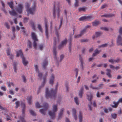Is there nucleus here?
Here are the masks:
<instances>
[{"mask_svg":"<svg viewBox=\"0 0 122 122\" xmlns=\"http://www.w3.org/2000/svg\"><path fill=\"white\" fill-rule=\"evenodd\" d=\"M32 28L33 30H35V27L34 24L32 22Z\"/></svg>","mask_w":122,"mask_h":122,"instance_id":"nucleus-62","label":"nucleus"},{"mask_svg":"<svg viewBox=\"0 0 122 122\" xmlns=\"http://www.w3.org/2000/svg\"><path fill=\"white\" fill-rule=\"evenodd\" d=\"M72 115L73 116L74 118L75 119V120H77V117L76 115V110L75 108H73L72 109Z\"/></svg>","mask_w":122,"mask_h":122,"instance_id":"nucleus-18","label":"nucleus"},{"mask_svg":"<svg viewBox=\"0 0 122 122\" xmlns=\"http://www.w3.org/2000/svg\"><path fill=\"white\" fill-rule=\"evenodd\" d=\"M111 115L112 117L114 119L116 118L117 116V114L115 113H112Z\"/></svg>","mask_w":122,"mask_h":122,"instance_id":"nucleus-42","label":"nucleus"},{"mask_svg":"<svg viewBox=\"0 0 122 122\" xmlns=\"http://www.w3.org/2000/svg\"><path fill=\"white\" fill-rule=\"evenodd\" d=\"M120 60V59L119 58H117L116 60H114V63L116 62L118 63L119 62Z\"/></svg>","mask_w":122,"mask_h":122,"instance_id":"nucleus-61","label":"nucleus"},{"mask_svg":"<svg viewBox=\"0 0 122 122\" xmlns=\"http://www.w3.org/2000/svg\"><path fill=\"white\" fill-rule=\"evenodd\" d=\"M108 61L110 62L112 64L114 63V59H109L108 60Z\"/></svg>","mask_w":122,"mask_h":122,"instance_id":"nucleus-48","label":"nucleus"},{"mask_svg":"<svg viewBox=\"0 0 122 122\" xmlns=\"http://www.w3.org/2000/svg\"><path fill=\"white\" fill-rule=\"evenodd\" d=\"M53 53L54 56V58L55 60L57 61H58L57 58L56 56V48H54L53 49Z\"/></svg>","mask_w":122,"mask_h":122,"instance_id":"nucleus-20","label":"nucleus"},{"mask_svg":"<svg viewBox=\"0 0 122 122\" xmlns=\"http://www.w3.org/2000/svg\"><path fill=\"white\" fill-rule=\"evenodd\" d=\"M36 107L38 108H39L41 107V106L40 105L38 102H36Z\"/></svg>","mask_w":122,"mask_h":122,"instance_id":"nucleus-43","label":"nucleus"},{"mask_svg":"<svg viewBox=\"0 0 122 122\" xmlns=\"http://www.w3.org/2000/svg\"><path fill=\"white\" fill-rule=\"evenodd\" d=\"M16 106L15 107L16 108H18L20 102L19 101H17L15 102Z\"/></svg>","mask_w":122,"mask_h":122,"instance_id":"nucleus-46","label":"nucleus"},{"mask_svg":"<svg viewBox=\"0 0 122 122\" xmlns=\"http://www.w3.org/2000/svg\"><path fill=\"white\" fill-rule=\"evenodd\" d=\"M87 98L89 101L90 102V103L91 104H92L91 100H92V95L91 93L89 95H87Z\"/></svg>","mask_w":122,"mask_h":122,"instance_id":"nucleus-23","label":"nucleus"},{"mask_svg":"<svg viewBox=\"0 0 122 122\" xmlns=\"http://www.w3.org/2000/svg\"><path fill=\"white\" fill-rule=\"evenodd\" d=\"M1 89L4 91H5L6 90V88L5 86H2L1 87Z\"/></svg>","mask_w":122,"mask_h":122,"instance_id":"nucleus-45","label":"nucleus"},{"mask_svg":"<svg viewBox=\"0 0 122 122\" xmlns=\"http://www.w3.org/2000/svg\"><path fill=\"white\" fill-rule=\"evenodd\" d=\"M79 59L81 63L80 66L81 67V71H83L84 70V66L83 65V63L82 58L81 57H80L79 58Z\"/></svg>","mask_w":122,"mask_h":122,"instance_id":"nucleus-19","label":"nucleus"},{"mask_svg":"<svg viewBox=\"0 0 122 122\" xmlns=\"http://www.w3.org/2000/svg\"><path fill=\"white\" fill-rule=\"evenodd\" d=\"M99 22L98 21L96 20L92 23L93 25L94 26H96L98 24Z\"/></svg>","mask_w":122,"mask_h":122,"instance_id":"nucleus-39","label":"nucleus"},{"mask_svg":"<svg viewBox=\"0 0 122 122\" xmlns=\"http://www.w3.org/2000/svg\"><path fill=\"white\" fill-rule=\"evenodd\" d=\"M31 42L30 41H28V46L30 48L31 46Z\"/></svg>","mask_w":122,"mask_h":122,"instance_id":"nucleus-56","label":"nucleus"},{"mask_svg":"<svg viewBox=\"0 0 122 122\" xmlns=\"http://www.w3.org/2000/svg\"><path fill=\"white\" fill-rule=\"evenodd\" d=\"M106 75L110 78H111L112 77V76L111 75V70L109 69H106Z\"/></svg>","mask_w":122,"mask_h":122,"instance_id":"nucleus-21","label":"nucleus"},{"mask_svg":"<svg viewBox=\"0 0 122 122\" xmlns=\"http://www.w3.org/2000/svg\"><path fill=\"white\" fill-rule=\"evenodd\" d=\"M114 15L113 14L109 15H102L101 16H102V17H112V16H114Z\"/></svg>","mask_w":122,"mask_h":122,"instance_id":"nucleus-38","label":"nucleus"},{"mask_svg":"<svg viewBox=\"0 0 122 122\" xmlns=\"http://www.w3.org/2000/svg\"><path fill=\"white\" fill-rule=\"evenodd\" d=\"M20 56L22 59L23 64L24 66H26L28 63V62L25 59L24 57L22 52L21 50H19L17 52V57H18Z\"/></svg>","mask_w":122,"mask_h":122,"instance_id":"nucleus-6","label":"nucleus"},{"mask_svg":"<svg viewBox=\"0 0 122 122\" xmlns=\"http://www.w3.org/2000/svg\"><path fill=\"white\" fill-rule=\"evenodd\" d=\"M7 4H8L10 7L12 9V10L11 11H9V12L10 14L11 15H14L15 16L16 15V14L14 8L13 6V1L12 0L10 1V2H8L7 3Z\"/></svg>","mask_w":122,"mask_h":122,"instance_id":"nucleus-8","label":"nucleus"},{"mask_svg":"<svg viewBox=\"0 0 122 122\" xmlns=\"http://www.w3.org/2000/svg\"><path fill=\"white\" fill-rule=\"evenodd\" d=\"M35 68L36 71L38 73V77L40 79H41L42 77V74L39 71L38 69V66L36 65H35Z\"/></svg>","mask_w":122,"mask_h":122,"instance_id":"nucleus-13","label":"nucleus"},{"mask_svg":"<svg viewBox=\"0 0 122 122\" xmlns=\"http://www.w3.org/2000/svg\"><path fill=\"white\" fill-rule=\"evenodd\" d=\"M119 35L117 39V43H119L122 41V28L120 27L119 29Z\"/></svg>","mask_w":122,"mask_h":122,"instance_id":"nucleus-10","label":"nucleus"},{"mask_svg":"<svg viewBox=\"0 0 122 122\" xmlns=\"http://www.w3.org/2000/svg\"><path fill=\"white\" fill-rule=\"evenodd\" d=\"M90 18L89 16H83L79 18V20L80 21H86L89 20Z\"/></svg>","mask_w":122,"mask_h":122,"instance_id":"nucleus-17","label":"nucleus"},{"mask_svg":"<svg viewBox=\"0 0 122 122\" xmlns=\"http://www.w3.org/2000/svg\"><path fill=\"white\" fill-rule=\"evenodd\" d=\"M110 87H117V84H115L112 85H111L109 86Z\"/></svg>","mask_w":122,"mask_h":122,"instance_id":"nucleus-53","label":"nucleus"},{"mask_svg":"<svg viewBox=\"0 0 122 122\" xmlns=\"http://www.w3.org/2000/svg\"><path fill=\"white\" fill-rule=\"evenodd\" d=\"M28 18H25L24 20V22L25 23H26L28 21Z\"/></svg>","mask_w":122,"mask_h":122,"instance_id":"nucleus-58","label":"nucleus"},{"mask_svg":"<svg viewBox=\"0 0 122 122\" xmlns=\"http://www.w3.org/2000/svg\"><path fill=\"white\" fill-rule=\"evenodd\" d=\"M74 71L76 73V77L77 76L78 74V69L77 68H76L74 69Z\"/></svg>","mask_w":122,"mask_h":122,"instance_id":"nucleus-44","label":"nucleus"},{"mask_svg":"<svg viewBox=\"0 0 122 122\" xmlns=\"http://www.w3.org/2000/svg\"><path fill=\"white\" fill-rule=\"evenodd\" d=\"M44 46L43 44H41L39 46V49L40 50H42Z\"/></svg>","mask_w":122,"mask_h":122,"instance_id":"nucleus-49","label":"nucleus"},{"mask_svg":"<svg viewBox=\"0 0 122 122\" xmlns=\"http://www.w3.org/2000/svg\"><path fill=\"white\" fill-rule=\"evenodd\" d=\"M74 100L76 104L77 105H79L78 98L77 97H75L74 98Z\"/></svg>","mask_w":122,"mask_h":122,"instance_id":"nucleus-34","label":"nucleus"},{"mask_svg":"<svg viewBox=\"0 0 122 122\" xmlns=\"http://www.w3.org/2000/svg\"><path fill=\"white\" fill-rule=\"evenodd\" d=\"M57 25H56L55 26V29L56 30V32L55 33V34H56L57 37L58 38L59 37V34H58L57 32Z\"/></svg>","mask_w":122,"mask_h":122,"instance_id":"nucleus-37","label":"nucleus"},{"mask_svg":"<svg viewBox=\"0 0 122 122\" xmlns=\"http://www.w3.org/2000/svg\"><path fill=\"white\" fill-rule=\"evenodd\" d=\"M101 34V32H97L95 33V36L96 37H98L100 36Z\"/></svg>","mask_w":122,"mask_h":122,"instance_id":"nucleus-40","label":"nucleus"},{"mask_svg":"<svg viewBox=\"0 0 122 122\" xmlns=\"http://www.w3.org/2000/svg\"><path fill=\"white\" fill-rule=\"evenodd\" d=\"M81 37L80 34L75 35L74 36V38L77 39Z\"/></svg>","mask_w":122,"mask_h":122,"instance_id":"nucleus-50","label":"nucleus"},{"mask_svg":"<svg viewBox=\"0 0 122 122\" xmlns=\"http://www.w3.org/2000/svg\"><path fill=\"white\" fill-rule=\"evenodd\" d=\"M37 27L39 30L40 31L42 32L43 31V30L41 28V25L40 24H38L37 25Z\"/></svg>","mask_w":122,"mask_h":122,"instance_id":"nucleus-36","label":"nucleus"},{"mask_svg":"<svg viewBox=\"0 0 122 122\" xmlns=\"http://www.w3.org/2000/svg\"><path fill=\"white\" fill-rule=\"evenodd\" d=\"M64 110V109L63 108H62L60 110V112L58 115L59 119H60L63 113Z\"/></svg>","mask_w":122,"mask_h":122,"instance_id":"nucleus-24","label":"nucleus"},{"mask_svg":"<svg viewBox=\"0 0 122 122\" xmlns=\"http://www.w3.org/2000/svg\"><path fill=\"white\" fill-rule=\"evenodd\" d=\"M96 96L97 97L99 98L101 97L100 94L98 92H97L96 94Z\"/></svg>","mask_w":122,"mask_h":122,"instance_id":"nucleus-59","label":"nucleus"},{"mask_svg":"<svg viewBox=\"0 0 122 122\" xmlns=\"http://www.w3.org/2000/svg\"><path fill=\"white\" fill-rule=\"evenodd\" d=\"M75 2L74 4L75 7H77L78 6V1L77 0H75Z\"/></svg>","mask_w":122,"mask_h":122,"instance_id":"nucleus-51","label":"nucleus"},{"mask_svg":"<svg viewBox=\"0 0 122 122\" xmlns=\"http://www.w3.org/2000/svg\"><path fill=\"white\" fill-rule=\"evenodd\" d=\"M100 52V51L98 50L97 49L95 50L93 54V56H96L97 54H99Z\"/></svg>","mask_w":122,"mask_h":122,"instance_id":"nucleus-27","label":"nucleus"},{"mask_svg":"<svg viewBox=\"0 0 122 122\" xmlns=\"http://www.w3.org/2000/svg\"><path fill=\"white\" fill-rule=\"evenodd\" d=\"M86 50V49L85 48H83L82 50V53L83 54H84Z\"/></svg>","mask_w":122,"mask_h":122,"instance_id":"nucleus-64","label":"nucleus"},{"mask_svg":"<svg viewBox=\"0 0 122 122\" xmlns=\"http://www.w3.org/2000/svg\"><path fill=\"white\" fill-rule=\"evenodd\" d=\"M86 32V29H84L80 32V34H79L81 36L85 34Z\"/></svg>","mask_w":122,"mask_h":122,"instance_id":"nucleus-31","label":"nucleus"},{"mask_svg":"<svg viewBox=\"0 0 122 122\" xmlns=\"http://www.w3.org/2000/svg\"><path fill=\"white\" fill-rule=\"evenodd\" d=\"M21 105V107H22V115L21 116H20L19 117V120L17 121V122H25L24 119V117L25 116L24 112L25 106V104L23 103H22Z\"/></svg>","mask_w":122,"mask_h":122,"instance_id":"nucleus-3","label":"nucleus"},{"mask_svg":"<svg viewBox=\"0 0 122 122\" xmlns=\"http://www.w3.org/2000/svg\"><path fill=\"white\" fill-rule=\"evenodd\" d=\"M46 76L43 77V81L41 85L39 87V90H40V89L43 87L45 86L46 82Z\"/></svg>","mask_w":122,"mask_h":122,"instance_id":"nucleus-15","label":"nucleus"},{"mask_svg":"<svg viewBox=\"0 0 122 122\" xmlns=\"http://www.w3.org/2000/svg\"><path fill=\"white\" fill-rule=\"evenodd\" d=\"M5 25L7 29H9V28L10 26L7 22H6L5 23Z\"/></svg>","mask_w":122,"mask_h":122,"instance_id":"nucleus-47","label":"nucleus"},{"mask_svg":"<svg viewBox=\"0 0 122 122\" xmlns=\"http://www.w3.org/2000/svg\"><path fill=\"white\" fill-rule=\"evenodd\" d=\"M31 37L32 40L33 41V46L35 49H36L37 47V42L38 41L37 39L36 36L34 32H32L31 33Z\"/></svg>","mask_w":122,"mask_h":122,"instance_id":"nucleus-7","label":"nucleus"},{"mask_svg":"<svg viewBox=\"0 0 122 122\" xmlns=\"http://www.w3.org/2000/svg\"><path fill=\"white\" fill-rule=\"evenodd\" d=\"M64 58V56L63 55H61V56L60 57V61H61L62 60V59H63Z\"/></svg>","mask_w":122,"mask_h":122,"instance_id":"nucleus-63","label":"nucleus"},{"mask_svg":"<svg viewBox=\"0 0 122 122\" xmlns=\"http://www.w3.org/2000/svg\"><path fill=\"white\" fill-rule=\"evenodd\" d=\"M84 88L83 86L81 87L78 92V95L80 98H82V95L83 94Z\"/></svg>","mask_w":122,"mask_h":122,"instance_id":"nucleus-16","label":"nucleus"},{"mask_svg":"<svg viewBox=\"0 0 122 122\" xmlns=\"http://www.w3.org/2000/svg\"><path fill=\"white\" fill-rule=\"evenodd\" d=\"M1 3L2 5V6L3 7V8L2 9V10L4 12V13L5 14L7 13V12L5 10V5L4 3H3L2 1L1 2Z\"/></svg>","mask_w":122,"mask_h":122,"instance_id":"nucleus-29","label":"nucleus"},{"mask_svg":"<svg viewBox=\"0 0 122 122\" xmlns=\"http://www.w3.org/2000/svg\"><path fill=\"white\" fill-rule=\"evenodd\" d=\"M58 85V84H57L55 87L56 89L54 90L52 89H51L49 91L48 87H46L45 94L46 97V98H51L52 97H55L56 93V89L57 88Z\"/></svg>","mask_w":122,"mask_h":122,"instance_id":"nucleus-1","label":"nucleus"},{"mask_svg":"<svg viewBox=\"0 0 122 122\" xmlns=\"http://www.w3.org/2000/svg\"><path fill=\"white\" fill-rule=\"evenodd\" d=\"M31 96H30L28 97H27V100L29 104H31Z\"/></svg>","mask_w":122,"mask_h":122,"instance_id":"nucleus-35","label":"nucleus"},{"mask_svg":"<svg viewBox=\"0 0 122 122\" xmlns=\"http://www.w3.org/2000/svg\"><path fill=\"white\" fill-rule=\"evenodd\" d=\"M57 104H56L55 105H54L52 106V111L53 112L49 111L48 113L49 115L52 118H54L55 117V112H56L57 110Z\"/></svg>","mask_w":122,"mask_h":122,"instance_id":"nucleus-5","label":"nucleus"},{"mask_svg":"<svg viewBox=\"0 0 122 122\" xmlns=\"http://www.w3.org/2000/svg\"><path fill=\"white\" fill-rule=\"evenodd\" d=\"M54 76L53 74H52L51 76L49 81V83L50 84H52L54 82Z\"/></svg>","mask_w":122,"mask_h":122,"instance_id":"nucleus-22","label":"nucleus"},{"mask_svg":"<svg viewBox=\"0 0 122 122\" xmlns=\"http://www.w3.org/2000/svg\"><path fill=\"white\" fill-rule=\"evenodd\" d=\"M103 85V84H100L97 87V88H98V90L100 89L101 88V87Z\"/></svg>","mask_w":122,"mask_h":122,"instance_id":"nucleus-57","label":"nucleus"},{"mask_svg":"<svg viewBox=\"0 0 122 122\" xmlns=\"http://www.w3.org/2000/svg\"><path fill=\"white\" fill-rule=\"evenodd\" d=\"M60 10L59 8L58 5H55L54 6V7L53 9V16L54 17H56V15H57V17L59 18V13Z\"/></svg>","mask_w":122,"mask_h":122,"instance_id":"nucleus-4","label":"nucleus"},{"mask_svg":"<svg viewBox=\"0 0 122 122\" xmlns=\"http://www.w3.org/2000/svg\"><path fill=\"white\" fill-rule=\"evenodd\" d=\"M60 24L59 25V27L58 29H60V28L61 26V25L62 22L63 21V18H61L60 19Z\"/></svg>","mask_w":122,"mask_h":122,"instance_id":"nucleus-52","label":"nucleus"},{"mask_svg":"<svg viewBox=\"0 0 122 122\" xmlns=\"http://www.w3.org/2000/svg\"><path fill=\"white\" fill-rule=\"evenodd\" d=\"M90 87L93 90H98V88L97 87L93 86L92 84H91L90 86Z\"/></svg>","mask_w":122,"mask_h":122,"instance_id":"nucleus-32","label":"nucleus"},{"mask_svg":"<svg viewBox=\"0 0 122 122\" xmlns=\"http://www.w3.org/2000/svg\"><path fill=\"white\" fill-rule=\"evenodd\" d=\"M48 104L46 103H44L42 107H44L45 108V109H40L39 110L40 112L42 115H45L46 113V112L48 108Z\"/></svg>","mask_w":122,"mask_h":122,"instance_id":"nucleus-9","label":"nucleus"},{"mask_svg":"<svg viewBox=\"0 0 122 122\" xmlns=\"http://www.w3.org/2000/svg\"><path fill=\"white\" fill-rule=\"evenodd\" d=\"M47 21L46 20H45V32L46 37L48 38V26L47 25Z\"/></svg>","mask_w":122,"mask_h":122,"instance_id":"nucleus-12","label":"nucleus"},{"mask_svg":"<svg viewBox=\"0 0 122 122\" xmlns=\"http://www.w3.org/2000/svg\"><path fill=\"white\" fill-rule=\"evenodd\" d=\"M47 65V61L46 60H45L43 62L42 64V66L44 68H45V67Z\"/></svg>","mask_w":122,"mask_h":122,"instance_id":"nucleus-30","label":"nucleus"},{"mask_svg":"<svg viewBox=\"0 0 122 122\" xmlns=\"http://www.w3.org/2000/svg\"><path fill=\"white\" fill-rule=\"evenodd\" d=\"M110 68L114 70L115 69V67L114 66L112 65H109Z\"/></svg>","mask_w":122,"mask_h":122,"instance_id":"nucleus-54","label":"nucleus"},{"mask_svg":"<svg viewBox=\"0 0 122 122\" xmlns=\"http://www.w3.org/2000/svg\"><path fill=\"white\" fill-rule=\"evenodd\" d=\"M23 6L22 4H19L18 6L16 8H15L16 10L18 13H21L22 11V9Z\"/></svg>","mask_w":122,"mask_h":122,"instance_id":"nucleus-11","label":"nucleus"},{"mask_svg":"<svg viewBox=\"0 0 122 122\" xmlns=\"http://www.w3.org/2000/svg\"><path fill=\"white\" fill-rule=\"evenodd\" d=\"M19 24L20 25L21 27H20V28L22 30V31L23 32V33L24 34H25V29L22 26V23L21 22H20Z\"/></svg>","mask_w":122,"mask_h":122,"instance_id":"nucleus-28","label":"nucleus"},{"mask_svg":"<svg viewBox=\"0 0 122 122\" xmlns=\"http://www.w3.org/2000/svg\"><path fill=\"white\" fill-rule=\"evenodd\" d=\"M29 112L30 114L32 116H35L36 115L35 113H34L33 111L32 110H30Z\"/></svg>","mask_w":122,"mask_h":122,"instance_id":"nucleus-41","label":"nucleus"},{"mask_svg":"<svg viewBox=\"0 0 122 122\" xmlns=\"http://www.w3.org/2000/svg\"><path fill=\"white\" fill-rule=\"evenodd\" d=\"M6 51L7 55L9 56V57L11 59H12L13 56L11 54L10 50L9 49H7Z\"/></svg>","mask_w":122,"mask_h":122,"instance_id":"nucleus-26","label":"nucleus"},{"mask_svg":"<svg viewBox=\"0 0 122 122\" xmlns=\"http://www.w3.org/2000/svg\"><path fill=\"white\" fill-rule=\"evenodd\" d=\"M30 3H27L26 5V11L28 14H32L35 12L36 10V5L34 3L33 4L31 8H29L30 6Z\"/></svg>","mask_w":122,"mask_h":122,"instance_id":"nucleus-2","label":"nucleus"},{"mask_svg":"<svg viewBox=\"0 0 122 122\" xmlns=\"http://www.w3.org/2000/svg\"><path fill=\"white\" fill-rule=\"evenodd\" d=\"M79 11H84L85 9L84 8H79L78 9Z\"/></svg>","mask_w":122,"mask_h":122,"instance_id":"nucleus-60","label":"nucleus"},{"mask_svg":"<svg viewBox=\"0 0 122 122\" xmlns=\"http://www.w3.org/2000/svg\"><path fill=\"white\" fill-rule=\"evenodd\" d=\"M108 44L107 43H105L104 44H103L101 45H100L99 46L98 48H104L106 47L107 45Z\"/></svg>","mask_w":122,"mask_h":122,"instance_id":"nucleus-33","label":"nucleus"},{"mask_svg":"<svg viewBox=\"0 0 122 122\" xmlns=\"http://www.w3.org/2000/svg\"><path fill=\"white\" fill-rule=\"evenodd\" d=\"M78 117L79 119V122H82V113L80 111L79 112Z\"/></svg>","mask_w":122,"mask_h":122,"instance_id":"nucleus-25","label":"nucleus"},{"mask_svg":"<svg viewBox=\"0 0 122 122\" xmlns=\"http://www.w3.org/2000/svg\"><path fill=\"white\" fill-rule=\"evenodd\" d=\"M9 92L10 93L11 95H13L14 94V92L12 90H10Z\"/></svg>","mask_w":122,"mask_h":122,"instance_id":"nucleus-55","label":"nucleus"},{"mask_svg":"<svg viewBox=\"0 0 122 122\" xmlns=\"http://www.w3.org/2000/svg\"><path fill=\"white\" fill-rule=\"evenodd\" d=\"M67 40L66 39H65L64 40L62 41L61 44L59 46L58 48L59 49H61L64 46L66 45Z\"/></svg>","mask_w":122,"mask_h":122,"instance_id":"nucleus-14","label":"nucleus"}]
</instances>
